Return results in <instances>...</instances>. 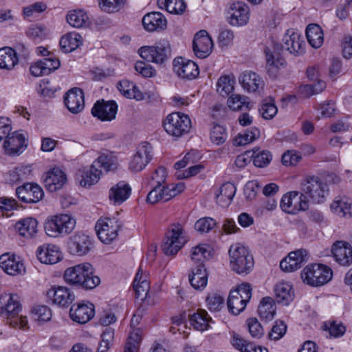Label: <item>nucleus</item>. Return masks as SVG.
<instances>
[{
    "instance_id": "nucleus-1",
    "label": "nucleus",
    "mask_w": 352,
    "mask_h": 352,
    "mask_svg": "<svg viewBox=\"0 0 352 352\" xmlns=\"http://www.w3.org/2000/svg\"><path fill=\"white\" fill-rule=\"evenodd\" d=\"M89 263H83L67 268L64 273L65 281L85 289H92L100 283V278L94 274Z\"/></svg>"
},
{
    "instance_id": "nucleus-2",
    "label": "nucleus",
    "mask_w": 352,
    "mask_h": 352,
    "mask_svg": "<svg viewBox=\"0 0 352 352\" xmlns=\"http://www.w3.org/2000/svg\"><path fill=\"white\" fill-rule=\"evenodd\" d=\"M231 269L239 274H248L253 269L254 262L248 249L240 243L233 244L229 249Z\"/></svg>"
},
{
    "instance_id": "nucleus-3",
    "label": "nucleus",
    "mask_w": 352,
    "mask_h": 352,
    "mask_svg": "<svg viewBox=\"0 0 352 352\" xmlns=\"http://www.w3.org/2000/svg\"><path fill=\"white\" fill-rule=\"evenodd\" d=\"M76 221L69 214L54 215L45 222V233L51 237H58L70 233L75 228Z\"/></svg>"
},
{
    "instance_id": "nucleus-4",
    "label": "nucleus",
    "mask_w": 352,
    "mask_h": 352,
    "mask_svg": "<svg viewBox=\"0 0 352 352\" xmlns=\"http://www.w3.org/2000/svg\"><path fill=\"white\" fill-rule=\"evenodd\" d=\"M301 193L309 198L314 203L319 204L324 201L329 193L328 185L317 176H309L302 183Z\"/></svg>"
},
{
    "instance_id": "nucleus-5",
    "label": "nucleus",
    "mask_w": 352,
    "mask_h": 352,
    "mask_svg": "<svg viewBox=\"0 0 352 352\" xmlns=\"http://www.w3.org/2000/svg\"><path fill=\"white\" fill-rule=\"evenodd\" d=\"M163 126L169 135L180 138L189 133L191 120L186 114L173 112L166 116L163 122Z\"/></svg>"
},
{
    "instance_id": "nucleus-6",
    "label": "nucleus",
    "mask_w": 352,
    "mask_h": 352,
    "mask_svg": "<svg viewBox=\"0 0 352 352\" xmlns=\"http://www.w3.org/2000/svg\"><path fill=\"white\" fill-rule=\"evenodd\" d=\"M331 268L322 264L307 265L301 272V277L305 283L319 287L327 283L332 278Z\"/></svg>"
},
{
    "instance_id": "nucleus-7",
    "label": "nucleus",
    "mask_w": 352,
    "mask_h": 352,
    "mask_svg": "<svg viewBox=\"0 0 352 352\" xmlns=\"http://www.w3.org/2000/svg\"><path fill=\"white\" fill-rule=\"evenodd\" d=\"M187 241L182 226L173 225L171 229L166 234L164 241L162 245V250L166 255H175Z\"/></svg>"
},
{
    "instance_id": "nucleus-8",
    "label": "nucleus",
    "mask_w": 352,
    "mask_h": 352,
    "mask_svg": "<svg viewBox=\"0 0 352 352\" xmlns=\"http://www.w3.org/2000/svg\"><path fill=\"white\" fill-rule=\"evenodd\" d=\"M153 189L146 197V201L154 204L160 200L167 201L181 193L185 189V185L182 182L177 184H170L166 186H153Z\"/></svg>"
},
{
    "instance_id": "nucleus-9",
    "label": "nucleus",
    "mask_w": 352,
    "mask_h": 352,
    "mask_svg": "<svg viewBox=\"0 0 352 352\" xmlns=\"http://www.w3.org/2000/svg\"><path fill=\"white\" fill-rule=\"evenodd\" d=\"M140 56L148 62L157 64L165 63L170 55V45L167 42L156 46H144L138 50Z\"/></svg>"
},
{
    "instance_id": "nucleus-10",
    "label": "nucleus",
    "mask_w": 352,
    "mask_h": 352,
    "mask_svg": "<svg viewBox=\"0 0 352 352\" xmlns=\"http://www.w3.org/2000/svg\"><path fill=\"white\" fill-rule=\"evenodd\" d=\"M94 248V239L83 232H76L69 237L67 249L70 254L76 256H85Z\"/></svg>"
},
{
    "instance_id": "nucleus-11",
    "label": "nucleus",
    "mask_w": 352,
    "mask_h": 352,
    "mask_svg": "<svg viewBox=\"0 0 352 352\" xmlns=\"http://www.w3.org/2000/svg\"><path fill=\"white\" fill-rule=\"evenodd\" d=\"M306 197L298 191H292L284 195L280 201L282 210L289 214H296L300 210H306L309 208Z\"/></svg>"
},
{
    "instance_id": "nucleus-12",
    "label": "nucleus",
    "mask_w": 352,
    "mask_h": 352,
    "mask_svg": "<svg viewBox=\"0 0 352 352\" xmlns=\"http://www.w3.org/2000/svg\"><path fill=\"white\" fill-rule=\"evenodd\" d=\"M118 221L111 218L100 219L95 226L98 239L104 243H110L118 236L120 228Z\"/></svg>"
},
{
    "instance_id": "nucleus-13",
    "label": "nucleus",
    "mask_w": 352,
    "mask_h": 352,
    "mask_svg": "<svg viewBox=\"0 0 352 352\" xmlns=\"http://www.w3.org/2000/svg\"><path fill=\"white\" fill-rule=\"evenodd\" d=\"M152 147L147 142H142L129 162V168L133 172L142 170L152 159Z\"/></svg>"
},
{
    "instance_id": "nucleus-14",
    "label": "nucleus",
    "mask_w": 352,
    "mask_h": 352,
    "mask_svg": "<svg viewBox=\"0 0 352 352\" xmlns=\"http://www.w3.org/2000/svg\"><path fill=\"white\" fill-rule=\"evenodd\" d=\"M16 195L18 199L24 203L34 204L43 199L44 192L37 184L25 183L16 188Z\"/></svg>"
},
{
    "instance_id": "nucleus-15",
    "label": "nucleus",
    "mask_w": 352,
    "mask_h": 352,
    "mask_svg": "<svg viewBox=\"0 0 352 352\" xmlns=\"http://www.w3.org/2000/svg\"><path fill=\"white\" fill-rule=\"evenodd\" d=\"M173 70L182 78L192 80L199 74L197 65L192 60L178 57L174 59Z\"/></svg>"
},
{
    "instance_id": "nucleus-16",
    "label": "nucleus",
    "mask_w": 352,
    "mask_h": 352,
    "mask_svg": "<svg viewBox=\"0 0 352 352\" xmlns=\"http://www.w3.org/2000/svg\"><path fill=\"white\" fill-rule=\"evenodd\" d=\"M118 105L113 100L97 101L91 109V114L101 121H111L116 118Z\"/></svg>"
},
{
    "instance_id": "nucleus-17",
    "label": "nucleus",
    "mask_w": 352,
    "mask_h": 352,
    "mask_svg": "<svg viewBox=\"0 0 352 352\" xmlns=\"http://www.w3.org/2000/svg\"><path fill=\"white\" fill-rule=\"evenodd\" d=\"M192 48L195 55L204 58L208 56L213 48V42L207 31L200 30L195 35Z\"/></svg>"
},
{
    "instance_id": "nucleus-18",
    "label": "nucleus",
    "mask_w": 352,
    "mask_h": 352,
    "mask_svg": "<svg viewBox=\"0 0 352 352\" xmlns=\"http://www.w3.org/2000/svg\"><path fill=\"white\" fill-rule=\"evenodd\" d=\"M5 153L10 155L22 153L28 146L27 140L23 134L19 132L9 133L3 142Z\"/></svg>"
},
{
    "instance_id": "nucleus-19",
    "label": "nucleus",
    "mask_w": 352,
    "mask_h": 352,
    "mask_svg": "<svg viewBox=\"0 0 352 352\" xmlns=\"http://www.w3.org/2000/svg\"><path fill=\"white\" fill-rule=\"evenodd\" d=\"M307 252L304 249L292 252L280 261V268L287 272L296 271L301 267L302 263L307 262Z\"/></svg>"
},
{
    "instance_id": "nucleus-20",
    "label": "nucleus",
    "mask_w": 352,
    "mask_h": 352,
    "mask_svg": "<svg viewBox=\"0 0 352 352\" xmlns=\"http://www.w3.org/2000/svg\"><path fill=\"white\" fill-rule=\"evenodd\" d=\"M69 316L72 320L85 324L94 317V306L89 302L74 304L70 308Z\"/></svg>"
},
{
    "instance_id": "nucleus-21",
    "label": "nucleus",
    "mask_w": 352,
    "mask_h": 352,
    "mask_svg": "<svg viewBox=\"0 0 352 352\" xmlns=\"http://www.w3.org/2000/svg\"><path fill=\"white\" fill-rule=\"evenodd\" d=\"M331 253L337 263L343 266L352 263V247L343 241L335 242L331 248Z\"/></svg>"
},
{
    "instance_id": "nucleus-22",
    "label": "nucleus",
    "mask_w": 352,
    "mask_h": 352,
    "mask_svg": "<svg viewBox=\"0 0 352 352\" xmlns=\"http://www.w3.org/2000/svg\"><path fill=\"white\" fill-rule=\"evenodd\" d=\"M0 304L2 305L0 313L6 317L14 318L21 310V305L19 300V296L16 294H4L0 298Z\"/></svg>"
},
{
    "instance_id": "nucleus-23",
    "label": "nucleus",
    "mask_w": 352,
    "mask_h": 352,
    "mask_svg": "<svg viewBox=\"0 0 352 352\" xmlns=\"http://www.w3.org/2000/svg\"><path fill=\"white\" fill-rule=\"evenodd\" d=\"M64 102L71 113H78L80 112L85 107L82 90L77 87L69 90L65 96Z\"/></svg>"
},
{
    "instance_id": "nucleus-24",
    "label": "nucleus",
    "mask_w": 352,
    "mask_h": 352,
    "mask_svg": "<svg viewBox=\"0 0 352 352\" xmlns=\"http://www.w3.org/2000/svg\"><path fill=\"white\" fill-rule=\"evenodd\" d=\"M47 297L53 303L60 307H68L74 300V295L65 287H54L47 293Z\"/></svg>"
},
{
    "instance_id": "nucleus-25",
    "label": "nucleus",
    "mask_w": 352,
    "mask_h": 352,
    "mask_svg": "<svg viewBox=\"0 0 352 352\" xmlns=\"http://www.w3.org/2000/svg\"><path fill=\"white\" fill-rule=\"evenodd\" d=\"M67 182L65 173L59 168H54L47 173L44 183L46 188L50 192L61 189Z\"/></svg>"
},
{
    "instance_id": "nucleus-26",
    "label": "nucleus",
    "mask_w": 352,
    "mask_h": 352,
    "mask_svg": "<svg viewBox=\"0 0 352 352\" xmlns=\"http://www.w3.org/2000/svg\"><path fill=\"white\" fill-rule=\"evenodd\" d=\"M230 9L232 12L229 17V23L232 25H244L247 23L249 20V10L245 3H234Z\"/></svg>"
},
{
    "instance_id": "nucleus-27",
    "label": "nucleus",
    "mask_w": 352,
    "mask_h": 352,
    "mask_svg": "<svg viewBox=\"0 0 352 352\" xmlns=\"http://www.w3.org/2000/svg\"><path fill=\"white\" fill-rule=\"evenodd\" d=\"M142 25L148 32H154L166 28L167 21L165 16L159 12L146 14L142 19Z\"/></svg>"
},
{
    "instance_id": "nucleus-28",
    "label": "nucleus",
    "mask_w": 352,
    "mask_h": 352,
    "mask_svg": "<svg viewBox=\"0 0 352 352\" xmlns=\"http://www.w3.org/2000/svg\"><path fill=\"white\" fill-rule=\"evenodd\" d=\"M36 256L43 263L55 264L60 260L59 248L55 245L44 244L38 248Z\"/></svg>"
},
{
    "instance_id": "nucleus-29",
    "label": "nucleus",
    "mask_w": 352,
    "mask_h": 352,
    "mask_svg": "<svg viewBox=\"0 0 352 352\" xmlns=\"http://www.w3.org/2000/svg\"><path fill=\"white\" fill-rule=\"evenodd\" d=\"M101 170L92 164L89 168H82L78 170L76 177L82 186L87 187L94 185L100 179Z\"/></svg>"
},
{
    "instance_id": "nucleus-30",
    "label": "nucleus",
    "mask_w": 352,
    "mask_h": 352,
    "mask_svg": "<svg viewBox=\"0 0 352 352\" xmlns=\"http://www.w3.org/2000/svg\"><path fill=\"white\" fill-rule=\"evenodd\" d=\"M266 58V65L268 74L272 78H275L279 69L285 64V60L276 52H272L269 47H266L264 50Z\"/></svg>"
},
{
    "instance_id": "nucleus-31",
    "label": "nucleus",
    "mask_w": 352,
    "mask_h": 352,
    "mask_svg": "<svg viewBox=\"0 0 352 352\" xmlns=\"http://www.w3.org/2000/svg\"><path fill=\"white\" fill-rule=\"evenodd\" d=\"M131 191L129 185L122 181L110 188L109 198L115 205H120L129 197Z\"/></svg>"
},
{
    "instance_id": "nucleus-32",
    "label": "nucleus",
    "mask_w": 352,
    "mask_h": 352,
    "mask_svg": "<svg viewBox=\"0 0 352 352\" xmlns=\"http://www.w3.org/2000/svg\"><path fill=\"white\" fill-rule=\"evenodd\" d=\"M0 267L8 274L16 276L25 271L23 263L8 254L0 256Z\"/></svg>"
},
{
    "instance_id": "nucleus-33",
    "label": "nucleus",
    "mask_w": 352,
    "mask_h": 352,
    "mask_svg": "<svg viewBox=\"0 0 352 352\" xmlns=\"http://www.w3.org/2000/svg\"><path fill=\"white\" fill-rule=\"evenodd\" d=\"M189 281L195 289H202L206 286L208 274L203 264H198L192 269L191 274L189 275Z\"/></svg>"
},
{
    "instance_id": "nucleus-34",
    "label": "nucleus",
    "mask_w": 352,
    "mask_h": 352,
    "mask_svg": "<svg viewBox=\"0 0 352 352\" xmlns=\"http://www.w3.org/2000/svg\"><path fill=\"white\" fill-rule=\"evenodd\" d=\"M236 188L232 183L223 184L220 188L215 192L217 203L222 207H226L230 205L232 200Z\"/></svg>"
},
{
    "instance_id": "nucleus-35",
    "label": "nucleus",
    "mask_w": 352,
    "mask_h": 352,
    "mask_svg": "<svg viewBox=\"0 0 352 352\" xmlns=\"http://www.w3.org/2000/svg\"><path fill=\"white\" fill-rule=\"evenodd\" d=\"M242 87L249 92H254L262 89L264 82L256 73L249 72L243 74L239 78Z\"/></svg>"
},
{
    "instance_id": "nucleus-36",
    "label": "nucleus",
    "mask_w": 352,
    "mask_h": 352,
    "mask_svg": "<svg viewBox=\"0 0 352 352\" xmlns=\"http://www.w3.org/2000/svg\"><path fill=\"white\" fill-rule=\"evenodd\" d=\"M274 293L277 302L287 305L293 300L294 292L288 283H280L276 285Z\"/></svg>"
},
{
    "instance_id": "nucleus-37",
    "label": "nucleus",
    "mask_w": 352,
    "mask_h": 352,
    "mask_svg": "<svg viewBox=\"0 0 352 352\" xmlns=\"http://www.w3.org/2000/svg\"><path fill=\"white\" fill-rule=\"evenodd\" d=\"M37 221L32 217H28L19 221L15 226L20 235L25 238H32L37 232Z\"/></svg>"
},
{
    "instance_id": "nucleus-38",
    "label": "nucleus",
    "mask_w": 352,
    "mask_h": 352,
    "mask_svg": "<svg viewBox=\"0 0 352 352\" xmlns=\"http://www.w3.org/2000/svg\"><path fill=\"white\" fill-rule=\"evenodd\" d=\"M323 36L321 28L317 24H309L306 28L307 41L314 48H319L322 45L324 41Z\"/></svg>"
},
{
    "instance_id": "nucleus-39",
    "label": "nucleus",
    "mask_w": 352,
    "mask_h": 352,
    "mask_svg": "<svg viewBox=\"0 0 352 352\" xmlns=\"http://www.w3.org/2000/svg\"><path fill=\"white\" fill-rule=\"evenodd\" d=\"M82 44L81 36L72 32L63 36L60 40V47L65 53L71 52Z\"/></svg>"
},
{
    "instance_id": "nucleus-40",
    "label": "nucleus",
    "mask_w": 352,
    "mask_h": 352,
    "mask_svg": "<svg viewBox=\"0 0 352 352\" xmlns=\"http://www.w3.org/2000/svg\"><path fill=\"white\" fill-rule=\"evenodd\" d=\"M18 63V58L15 50L6 47L0 49V68L12 69Z\"/></svg>"
},
{
    "instance_id": "nucleus-41",
    "label": "nucleus",
    "mask_w": 352,
    "mask_h": 352,
    "mask_svg": "<svg viewBox=\"0 0 352 352\" xmlns=\"http://www.w3.org/2000/svg\"><path fill=\"white\" fill-rule=\"evenodd\" d=\"M258 313L261 319L266 321L272 320L276 314V307L271 297L263 298L258 307Z\"/></svg>"
},
{
    "instance_id": "nucleus-42",
    "label": "nucleus",
    "mask_w": 352,
    "mask_h": 352,
    "mask_svg": "<svg viewBox=\"0 0 352 352\" xmlns=\"http://www.w3.org/2000/svg\"><path fill=\"white\" fill-rule=\"evenodd\" d=\"M66 18L71 26L77 28L87 27L90 23L87 13L82 10L70 11Z\"/></svg>"
},
{
    "instance_id": "nucleus-43",
    "label": "nucleus",
    "mask_w": 352,
    "mask_h": 352,
    "mask_svg": "<svg viewBox=\"0 0 352 352\" xmlns=\"http://www.w3.org/2000/svg\"><path fill=\"white\" fill-rule=\"evenodd\" d=\"M133 286L135 293V297L144 301L148 294L150 283L147 280L142 279V274H140V270L135 275Z\"/></svg>"
},
{
    "instance_id": "nucleus-44",
    "label": "nucleus",
    "mask_w": 352,
    "mask_h": 352,
    "mask_svg": "<svg viewBox=\"0 0 352 352\" xmlns=\"http://www.w3.org/2000/svg\"><path fill=\"white\" fill-rule=\"evenodd\" d=\"M96 168L102 167L106 171L115 170L118 168V159L112 153L100 155L94 162Z\"/></svg>"
},
{
    "instance_id": "nucleus-45",
    "label": "nucleus",
    "mask_w": 352,
    "mask_h": 352,
    "mask_svg": "<svg viewBox=\"0 0 352 352\" xmlns=\"http://www.w3.org/2000/svg\"><path fill=\"white\" fill-rule=\"evenodd\" d=\"M239 293L230 292L228 298V308L229 311L234 315H239L243 311L247 305V302L238 296Z\"/></svg>"
},
{
    "instance_id": "nucleus-46",
    "label": "nucleus",
    "mask_w": 352,
    "mask_h": 352,
    "mask_svg": "<svg viewBox=\"0 0 352 352\" xmlns=\"http://www.w3.org/2000/svg\"><path fill=\"white\" fill-rule=\"evenodd\" d=\"M285 41L286 43L292 42L290 54L300 55L304 52L303 45L305 43L298 33L294 32L293 30H287L285 34Z\"/></svg>"
},
{
    "instance_id": "nucleus-47",
    "label": "nucleus",
    "mask_w": 352,
    "mask_h": 352,
    "mask_svg": "<svg viewBox=\"0 0 352 352\" xmlns=\"http://www.w3.org/2000/svg\"><path fill=\"white\" fill-rule=\"evenodd\" d=\"M190 323L198 331H204L208 327L209 319L205 310H198L197 312L189 316Z\"/></svg>"
},
{
    "instance_id": "nucleus-48",
    "label": "nucleus",
    "mask_w": 352,
    "mask_h": 352,
    "mask_svg": "<svg viewBox=\"0 0 352 352\" xmlns=\"http://www.w3.org/2000/svg\"><path fill=\"white\" fill-rule=\"evenodd\" d=\"M212 248L207 244L199 245L192 248L191 252V259L202 264L204 260L212 257Z\"/></svg>"
},
{
    "instance_id": "nucleus-49",
    "label": "nucleus",
    "mask_w": 352,
    "mask_h": 352,
    "mask_svg": "<svg viewBox=\"0 0 352 352\" xmlns=\"http://www.w3.org/2000/svg\"><path fill=\"white\" fill-rule=\"evenodd\" d=\"M260 136V130L256 127L247 129L243 134H239L234 138L236 146H243L248 144Z\"/></svg>"
},
{
    "instance_id": "nucleus-50",
    "label": "nucleus",
    "mask_w": 352,
    "mask_h": 352,
    "mask_svg": "<svg viewBox=\"0 0 352 352\" xmlns=\"http://www.w3.org/2000/svg\"><path fill=\"white\" fill-rule=\"evenodd\" d=\"M234 78L230 76H223L219 78L217 83V91L222 96H227L234 90Z\"/></svg>"
},
{
    "instance_id": "nucleus-51",
    "label": "nucleus",
    "mask_w": 352,
    "mask_h": 352,
    "mask_svg": "<svg viewBox=\"0 0 352 352\" xmlns=\"http://www.w3.org/2000/svg\"><path fill=\"white\" fill-rule=\"evenodd\" d=\"M253 163L256 167L263 168L267 166L272 159V155L269 151H259V148L253 150Z\"/></svg>"
},
{
    "instance_id": "nucleus-52",
    "label": "nucleus",
    "mask_w": 352,
    "mask_h": 352,
    "mask_svg": "<svg viewBox=\"0 0 352 352\" xmlns=\"http://www.w3.org/2000/svg\"><path fill=\"white\" fill-rule=\"evenodd\" d=\"M249 98L240 94H232L228 99V105L233 111L241 110L242 107L245 106L250 109Z\"/></svg>"
},
{
    "instance_id": "nucleus-53",
    "label": "nucleus",
    "mask_w": 352,
    "mask_h": 352,
    "mask_svg": "<svg viewBox=\"0 0 352 352\" xmlns=\"http://www.w3.org/2000/svg\"><path fill=\"white\" fill-rule=\"evenodd\" d=\"M331 209L333 212L346 217L351 214V204L346 198L338 199L331 204Z\"/></svg>"
},
{
    "instance_id": "nucleus-54",
    "label": "nucleus",
    "mask_w": 352,
    "mask_h": 352,
    "mask_svg": "<svg viewBox=\"0 0 352 352\" xmlns=\"http://www.w3.org/2000/svg\"><path fill=\"white\" fill-rule=\"evenodd\" d=\"M125 0H100L102 10L108 13L118 12L124 6Z\"/></svg>"
},
{
    "instance_id": "nucleus-55",
    "label": "nucleus",
    "mask_w": 352,
    "mask_h": 352,
    "mask_svg": "<svg viewBox=\"0 0 352 352\" xmlns=\"http://www.w3.org/2000/svg\"><path fill=\"white\" fill-rule=\"evenodd\" d=\"M32 314L36 320L41 322L49 321L52 318V311L45 305H36L32 309Z\"/></svg>"
},
{
    "instance_id": "nucleus-56",
    "label": "nucleus",
    "mask_w": 352,
    "mask_h": 352,
    "mask_svg": "<svg viewBox=\"0 0 352 352\" xmlns=\"http://www.w3.org/2000/svg\"><path fill=\"white\" fill-rule=\"evenodd\" d=\"M259 111L264 119L270 120L277 113L278 108L274 102H267L265 100L259 108Z\"/></svg>"
},
{
    "instance_id": "nucleus-57",
    "label": "nucleus",
    "mask_w": 352,
    "mask_h": 352,
    "mask_svg": "<svg viewBox=\"0 0 352 352\" xmlns=\"http://www.w3.org/2000/svg\"><path fill=\"white\" fill-rule=\"evenodd\" d=\"M206 302L210 311H217L223 306L224 298L217 293H212L208 296Z\"/></svg>"
},
{
    "instance_id": "nucleus-58",
    "label": "nucleus",
    "mask_w": 352,
    "mask_h": 352,
    "mask_svg": "<svg viewBox=\"0 0 352 352\" xmlns=\"http://www.w3.org/2000/svg\"><path fill=\"white\" fill-rule=\"evenodd\" d=\"M216 226L214 219L210 217L201 218L197 221L195 228L200 233H208Z\"/></svg>"
},
{
    "instance_id": "nucleus-59",
    "label": "nucleus",
    "mask_w": 352,
    "mask_h": 352,
    "mask_svg": "<svg viewBox=\"0 0 352 352\" xmlns=\"http://www.w3.org/2000/svg\"><path fill=\"white\" fill-rule=\"evenodd\" d=\"M227 135L225 129L219 124L214 125L210 132V139L212 142L217 145L224 143L226 140Z\"/></svg>"
},
{
    "instance_id": "nucleus-60",
    "label": "nucleus",
    "mask_w": 352,
    "mask_h": 352,
    "mask_svg": "<svg viewBox=\"0 0 352 352\" xmlns=\"http://www.w3.org/2000/svg\"><path fill=\"white\" fill-rule=\"evenodd\" d=\"M166 7L171 14H182L186 10V4L184 0H167Z\"/></svg>"
},
{
    "instance_id": "nucleus-61",
    "label": "nucleus",
    "mask_w": 352,
    "mask_h": 352,
    "mask_svg": "<svg viewBox=\"0 0 352 352\" xmlns=\"http://www.w3.org/2000/svg\"><path fill=\"white\" fill-rule=\"evenodd\" d=\"M141 341V336L138 331L130 333L124 346V352H136Z\"/></svg>"
},
{
    "instance_id": "nucleus-62",
    "label": "nucleus",
    "mask_w": 352,
    "mask_h": 352,
    "mask_svg": "<svg viewBox=\"0 0 352 352\" xmlns=\"http://www.w3.org/2000/svg\"><path fill=\"white\" fill-rule=\"evenodd\" d=\"M247 324L251 336L254 338H261L263 334V329L261 324L256 318H252L247 320Z\"/></svg>"
},
{
    "instance_id": "nucleus-63",
    "label": "nucleus",
    "mask_w": 352,
    "mask_h": 352,
    "mask_svg": "<svg viewBox=\"0 0 352 352\" xmlns=\"http://www.w3.org/2000/svg\"><path fill=\"white\" fill-rule=\"evenodd\" d=\"M230 342L233 347L241 352H248L249 347L252 346L250 342H248L237 333L232 335Z\"/></svg>"
},
{
    "instance_id": "nucleus-64",
    "label": "nucleus",
    "mask_w": 352,
    "mask_h": 352,
    "mask_svg": "<svg viewBox=\"0 0 352 352\" xmlns=\"http://www.w3.org/2000/svg\"><path fill=\"white\" fill-rule=\"evenodd\" d=\"M41 65L45 69L47 75L57 69L60 65V60L54 56L45 57L41 60Z\"/></svg>"
}]
</instances>
